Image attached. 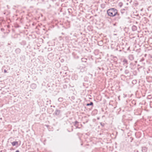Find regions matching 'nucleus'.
I'll list each match as a JSON object with an SVG mask.
<instances>
[{
    "label": "nucleus",
    "mask_w": 152,
    "mask_h": 152,
    "mask_svg": "<svg viewBox=\"0 0 152 152\" xmlns=\"http://www.w3.org/2000/svg\"><path fill=\"white\" fill-rule=\"evenodd\" d=\"M107 12L109 16L111 17H114L117 14L118 11L115 8H111L108 10Z\"/></svg>",
    "instance_id": "f257e3e1"
},
{
    "label": "nucleus",
    "mask_w": 152,
    "mask_h": 152,
    "mask_svg": "<svg viewBox=\"0 0 152 152\" xmlns=\"http://www.w3.org/2000/svg\"><path fill=\"white\" fill-rule=\"evenodd\" d=\"M147 148L146 147H143L142 148V152H146L147 151Z\"/></svg>",
    "instance_id": "f03ea898"
},
{
    "label": "nucleus",
    "mask_w": 152,
    "mask_h": 152,
    "mask_svg": "<svg viewBox=\"0 0 152 152\" xmlns=\"http://www.w3.org/2000/svg\"><path fill=\"white\" fill-rule=\"evenodd\" d=\"M18 142L17 141H14L12 142V145L14 146L18 144Z\"/></svg>",
    "instance_id": "7ed1b4c3"
},
{
    "label": "nucleus",
    "mask_w": 152,
    "mask_h": 152,
    "mask_svg": "<svg viewBox=\"0 0 152 152\" xmlns=\"http://www.w3.org/2000/svg\"><path fill=\"white\" fill-rule=\"evenodd\" d=\"M63 98H59L58 99V101L59 102H61L63 101Z\"/></svg>",
    "instance_id": "20e7f679"
},
{
    "label": "nucleus",
    "mask_w": 152,
    "mask_h": 152,
    "mask_svg": "<svg viewBox=\"0 0 152 152\" xmlns=\"http://www.w3.org/2000/svg\"><path fill=\"white\" fill-rule=\"evenodd\" d=\"M15 51L16 52H18V53H20V50L19 48H17L16 49Z\"/></svg>",
    "instance_id": "39448f33"
},
{
    "label": "nucleus",
    "mask_w": 152,
    "mask_h": 152,
    "mask_svg": "<svg viewBox=\"0 0 152 152\" xmlns=\"http://www.w3.org/2000/svg\"><path fill=\"white\" fill-rule=\"evenodd\" d=\"M93 104V103L92 102H91L89 104H87V106H89V105H92Z\"/></svg>",
    "instance_id": "423d86ee"
},
{
    "label": "nucleus",
    "mask_w": 152,
    "mask_h": 152,
    "mask_svg": "<svg viewBox=\"0 0 152 152\" xmlns=\"http://www.w3.org/2000/svg\"><path fill=\"white\" fill-rule=\"evenodd\" d=\"M31 86H34V87H35V86H36V85H35V84H32L31 85Z\"/></svg>",
    "instance_id": "0eeeda50"
},
{
    "label": "nucleus",
    "mask_w": 152,
    "mask_h": 152,
    "mask_svg": "<svg viewBox=\"0 0 152 152\" xmlns=\"http://www.w3.org/2000/svg\"><path fill=\"white\" fill-rule=\"evenodd\" d=\"M4 73H6L7 72V71L5 69L4 70Z\"/></svg>",
    "instance_id": "6e6552de"
},
{
    "label": "nucleus",
    "mask_w": 152,
    "mask_h": 152,
    "mask_svg": "<svg viewBox=\"0 0 152 152\" xmlns=\"http://www.w3.org/2000/svg\"><path fill=\"white\" fill-rule=\"evenodd\" d=\"M15 152H19V150H17Z\"/></svg>",
    "instance_id": "1a4fd4ad"
}]
</instances>
